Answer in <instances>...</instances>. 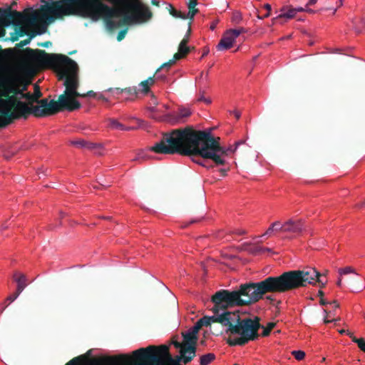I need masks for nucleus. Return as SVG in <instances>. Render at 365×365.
I'll return each instance as SVG.
<instances>
[{
	"label": "nucleus",
	"instance_id": "2f4dec72",
	"mask_svg": "<svg viewBox=\"0 0 365 365\" xmlns=\"http://www.w3.org/2000/svg\"><path fill=\"white\" fill-rule=\"evenodd\" d=\"M354 27L357 33H361L365 30V21L362 19H357L353 22Z\"/></svg>",
	"mask_w": 365,
	"mask_h": 365
},
{
	"label": "nucleus",
	"instance_id": "774afa93",
	"mask_svg": "<svg viewBox=\"0 0 365 365\" xmlns=\"http://www.w3.org/2000/svg\"><path fill=\"white\" fill-rule=\"evenodd\" d=\"M320 278L322 279V281H324H324H327V280L326 279H324V277H323V275H322V274H321V277H320Z\"/></svg>",
	"mask_w": 365,
	"mask_h": 365
},
{
	"label": "nucleus",
	"instance_id": "a18cd8bd",
	"mask_svg": "<svg viewBox=\"0 0 365 365\" xmlns=\"http://www.w3.org/2000/svg\"><path fill=\"white\" fill-rule=\"evenodd\" d=\"M96 93L93 91H88L87 93L81 94L79 97H95Z\"/></svg>",
	"mask_w": 365,
	"mask_h": 365
},
{
	"label": "nucleus",
	"instance_id": "de8ad7c7",
	"mask_svg": "<svg viewBox=\"0 0 365 365\" xmlns=\"http://www.w3.org/2000/svg\"><path fill=\"white\" fill-rule=\"evenodd\" d=\"M235 234H237V235H243L246 234V231L242 229L236 230L233 232Z\"/></svg>",
	"mask_w": 365,
	"mask_h": 365
},
{
	"label": "nucleus",
	"instance_id": "c03bdc74",
	"mask_svg": "<svg viewBox=\"0 0 365 365\" xmlns=\"http://www.w3.org/2000/svg\"><path fill=\"white\" fill-rule=\"evenodd\" d=\"M147 156L145 155L144 150H140L138 153L137 156L133 160H138L140 159H145Z\"/></svg>",
	"mask_w": 365,
	"mask_h": 365
},
{
	"label": "nucleus",
	"instance_id": "cd10ccee",
	"mask_svg": "<svg viewBox=\"0 0 365 365\" xmlns=\"http://www.w3.org/2000/svg\"><path fill=\"white\" fill-rule=\"evenodd\" d=\"M85 149L95 151V153L101 155H103L104 146L101 143H96L86 141Z\"/></svg>",
	"mask_w": 365,
	"mask_h": 365
},
{
	"label": "nucleus",
	"instance_id": "412c9836",
	"mask_svg": "<svg viewBox=\"0 0 365 365\" xmlns=\"http://www.w3.org/2000/svg\"><path fill=\"white\" fill-rule=\"evenodd\" d=\"M191 114L190 109L180 108L178 112L170 114V119L172 123L178 124L185 122V118L189 117Z\"/></svg>",
	"mask_w": 365,
	"mask_h": 365
},
{
	"label": "nucleus",
	"instance_id": "37998d69",
	"mask_svg": "<svg viewBox=\"0 0 365 365\" xmlns=\"http://www.w3.org/2000/svg\"><path fill=\"white\" fill-rule=\"evenodd\" d=\"M197 0H189V1L187 2V6H188L189 11H192L194 9H196L195 6H197Z\"/></svg>",
	"mask_w": 365,
	"mask_h": 365
},
{
	"label": "nucleus",
	"instance_id": "7ed1b4c3",
	"mask_svg": "<svg viewBox=\"0 0 365 365\" xmlns=\"http://www.w3.org/2000/svg\"><path fill=\"white\" fill-rule=\"evenodd\" d=\"M39 9L25 11L24 14L16 11H0V24L7 26L24 24L22 29L32 27L37 29V34L46 32L48 21H53L67 16H78V0L43 1Z\"/></svg>",
	"mask_w": 365,
	"mask_h": 365
},
{
	"label": "nucleus",
	"instance_id": "49530a36",
	"mask_svg": "<svg viewBox=\"0 0 365 365\" xmlns=\"http://www.w3.org/2000/svg\"><path fill=\"white\" fill-rule=\"evenodd\" d=\"M217 24H218V20L213 21L210 24V29L212 30V31H214L216 29Z\"/></svg>",
	"mask_w": 365,
	"mask_h": 365
},
{
	"label": "nucleus",
	"instance_id": "8fccbe9b",
	"mask_svg": "<svg viewBox=\"0 0 365 365\" xmlns=\"http://www.w3.org/2000/svg\"><path fill=\"white\" fill-rule=\"evenodd\" d=\"M329 317H330V315H329V314H327V315L325 317V318H324V323H325V324H328V323H330V322H331L334 321V319H329Z\"/></svg>",
	"mask_w": 365,
	"mask_h": 365
},
{
	"label": "nucleus",
	"instance_id": "6e6d98bb",
	"mask_svg": "<svg viewBox=\"0 0 365 365\" xmlns=\"http://www.w3.org/2000/svg\"><path fill=\"white\" fill-rule=\"evenodd\" d=\"M201 220H202V218H196V219H193V220H192L189 222V224H192V223H195V222H200V221H201Z\"/></svg>",
	"mask_w": 365,
	"mask_h": 365
},
{
	"label": "nucleus",
	"instance_id": "423d86ee",
	"mask_svg": "<svg viewBox=\"0 0 365 365\" xmlns=\"http://www.w3.org/2000/svg\"><path fill=\"white\" fill-rule=\"evenodd\" d=\"M236 317H230L227 329L230 333L228 343L231 346H242L259 336L258 330L260 327L258 317L240 319L236 312H232Z\"/></svg>",
	"mask_w": 365,
	"mask_h": 365
},
{
	"label": "nucleus",
	"instance_id": "680f3d73",
	"mask_svg": "<svg viewBox=\"0 0 365 365\" xmlns=\"http://www.w3.org/2000/svg\"><path fill=\"white\" fill-rule=\"evenodd\" d=\"M269 331H270V329H267V330H264V331H263V335H264V336L267 335V334L269 333Z\"/></svg>",
	"mask_w": 365,
	"mask_h": 365
},
{
	"label": "nucleus",
	"instance_id": "a878e982",
	"mask_svg": "<svg viewBox=\"0 0 365 365\" xmlns=\"http://www.w3.org/2000/svg\"><path fill=\"white\" fill-rule=\"evenodd\" d=\"M188 37H185L180 42L178 48V52L175 54L174 58L179 59L189 53V47L187 46Z\"/></svg>",
	"mask_w": 365,
	"mask_h": 365
},
{
	"label": "nucleus",
	"instance_id": "bf43d9fd",
	"mask_svg": "<svg viewBox=\"0 0 365 365\" xmlns=\"http://www.w3.org/2000/svg\"><path fill=\"white\" fill-rule=\"evenodd\" d=\"M235 115L237 119H239L240 118V113L238 111H235Z\"/></svg>",
	"mask_w": 365,
	"mask_h": 365
},
{
	"label": "nucleus",
	"instance_id": "09e8293b",
	"mask_svg": "<svg viewBox=\"0 0 365 365\" xmlns=\"http://www.w3.org/2000/svg\"><path fill=\"white\" fill-rule=\"evenodd\" d=\"M294 12H295V14L297 15V14L298 12H303V11H305V9L303 8V7H301V6H298V7H296V8H294Z\"/></svg>",
	"mask_w": 365,
	"mask_h": 365
},
{
	"label": "nucleus",
	"instance_id": "4d7b16f0",
	"mask_svg": "<svg viewBox=\"0 0 365 365\" xmlns=\"http://www.w3.org/2000/svg\"><path fill=\"white\" fill-rule=\"evenodd\" d=\"M29 42H30V39L24 40L20 43V45L25 46V45H27L28 43H29Z\"/></svg>",
	"mask_w": 365,
	"mask_h": 365
},
{
	"label": "nucleus",
	"instance_id": "473e14b6",
	"mask_svg": "<svg viewBox=\"0 0 365 365\" xmlns=\"http://www.w3.org/2000/svg\"><path fill=\"white\" fill-rule=\"evenodd\" d=\"M242 21V15L240 11H235L232 13L231 17V21L233 24L237 25L240 24Z\"/></svg>",
	"mask_w": 365,
	"mask_h": 365
},
{
	"label": "nucleus",
	"instance_id": "72a5a7b5",
	"mask_svg": "<svg viewBox=\"0 0 365 365\" xmlns=\"http://www.w3.org/2000/svg\"><path fill=\"white\" fill-rule=\"evenodd\" d=\"M14 120L11 114L9 116L0 115V128H4L11 124Z\"/></svg>",
	"mask_w": 365,
	"mask_h": 365
},
{
	"label": "nucleus",
	"instance_id": "c9c22d12",
	"mask_svg": "<svg viewBox=\"0 0 365 365\" xmlns=\"http://www.w3.org/2000/svg\"><path fill=\"white\" fill-rule=\"evenodd\" d=\"M21 293H19L18 291L16 290V292L10 294L5 300V304L4 306V307L2 308V309H4L10 303L13 302L18 297L19 295Z\"/></svg>",
	"mask_w": 365,
	"mask_h": 365
},
{
	"label": "nucleus",
	"instance_id": "2eb2a0df",
	"mask_svg": "<svg viewBox=\"0 0 365 365\" xmlns=\"http://www.w3.org/2000/svg\"><path fill=\"white\" fill-rule=\"evenodd\" d=\"M38 105L32 106L33 115L38 118H42L54 115L58 113L57 101H48V98H43L38 101Z\"/></svg>",
	"mask_w": 365,
	"mask_h": 365
},
{
	"label": "nucleus",
	"instance_id": "dca6fc26",
	"mask_svg": "<svg viewBox=\"0 0 365 365\" xmlns=\"http://www.w3.org/2000/svg\"><path fill=\"white\" fill-rule=\"evenodd\" d=\"M32 106H29L26 103L21 101L16 102L13 107V111L10 113L14 120L21 118H26L29 114H33Z\"/></svg>",
	"mask_w": 365,
	"mask_h": 365
},
{
	"label": "nucleus",
	"instance_id": "13d9d810",
	"mask_svg": "<svg viewBox=\"0 0 365 365\" xmlns=\"http://www.w3.org/2000/svg\"><path fill=\"white\" fill-rule=\"evenodd\" d=\"M339 333H341V334L346 333L348 335H349V336H352V334L349 333L348 331H346L344 329L340 330Z\"/></svg>",
	"mask_w": 365,
	"mask_h": 365
},
{
	"label": "nucleus",
	"instance_id": "f257e3e1",
	"mask_svg": "<svg viewBox=\"0 0 365 365\" xmlns=\"http://www.w3.org/2000/svg\"><path fill=\"white\" fill-rule=\"evenodd\" d=\"M220 141L219 137H214L209 132L185 128L163 133L160 140L146 150L156 154L188 155L192 162L210 169L225 165L227 156L244 143L240 140L233 146L224 147Z\"/></svg>",
	"mask_w": 365,
	"mask_h": 365
},
{
	"label": "nucleus",
	"instance_id": "3c124183",
	"mask_svg": "<svg viewBox=\"0 0 365 365\" xmlns=\"http://www.w3.org/2000/svg\"><path fill=\"white\" fill-rule=\"evenodd\" d=\"M318 0H308V2L307 3V6H312L315 4L317 2Z\"/></svg>",
	"mask_w": 365,
	"mask_h": 365
},
{
	"label": "nucleus",
	"instance_id": "0e129e2a",
	"mask_svg": "<svg viewBox=\"0 0 365 365\" xmlns=\"http://www.w3.org/2000/svg\"><path fill=\"white\" fill-rule=\"evenodd\" d=\"M364 205H365V200H364L363 202H361V204H359V205H358V207H363Z\"/></svg>",
	"mask_w": 365,
	"mask_h": 365
},
{
	"label": "nucleus",
	"instance_id": "9d476101",
	"mask_svg": "<svg viewBox=\"0 0 365 365\" xmlns=\"http://www.w3.org/2000/svg\"><path fill=\"white\" fill-rule=\"evenodd\" d=\"M27 83L24 76L18 72L11 71L0 76V97H7L14 93L17 98H24L32 104L34 103V94L23 93L26 89Z\"/></svg>",
	"mask_w": 365,
	"mask_h": 365
},
{
	"label": "nucleus",
	"instance_id": "6ab92c4d",
	"mask_svg": "<svg viewBox=\"0 0 365 365\" xmlns=\"http://www.w3.org/2000/svg\"><path fill=\"white\" fill-rule=\"evenodd\" d=\"M279 14L272 19V24H277V21L284 19L286 21L292 19L295 17L296 14L294 7L292 5H284L279 10Z\"/></svg>",
	"mask_w": 365,
	"mask_h": 365
},
{
	"label": "nucleus",
	"instance_id": "ddd939ff",
	"mask_svg": "<svg viewBox=\"0 0 365 365\" xmlns=\"http://www.w3.org/2000/svg\"><path fill=\"white\" fill-rule=\"evenodd\" d=\"M213 315L210 317H203L200 319L195 325V327H197V330L202 327H207L214 322H219L223 325H227L229 323V320H232L230 317H235L236 316L234 314H232L231 312H218L217 309H215V307L213 306L212 309Z\"/></svg>",
	"mask_w": 365,
	"mask_h": 365
},
{
	"label": "nucleus",
	"instance_id": "f8f14e48",
	"mask_svg": "<svg viewBox=\"0 0 365 365\" xmlns=\"http://www.w3.org/2000/svg\"><path fill=\"white\" fill-rule=\"evenodd\" d=\"M339 276L351 274L349 277L346 278L347 286L353 292H359L365 288L364 279L351 267H346L340 268L338 271Z\"/></svg>",
	"mask_w": 365,
	"mask_h": 365
},
{
	"label": "nucleus",
	"instance_id": "864d4df0",
	"mask_svg": "<svg viewBox=\"0 0 365 365\" xmlns=\"http://www.w3.org/2000/svg\"><path fill=\"white\" fill-rule=\"evenodd\" d=\"M269 16H270V12L267 11V13H266V14H264V15L263 16H258V18H259V19H265V18L269 17Z\"/></svg>",
	"mask_w": 365,
	"mask_h": 365
},
{
	"label": "nucleus",
	"instance_id": "58836bf2",
	"mask_svg": "<svg viewBox=\"0 0 365 365\" xmlns=\"http://www.w3.org/2000/svg\"><path fill=\"white\" fill-rule=\"evenodd\" d=\"M292 354L294 356V358L299 361L303 359L305 356V353L303 351L297 350L292 351Z\"/></svg>",
	"mask_w": 365,
	"mask_h": 365
},
{
	"label": "nucleus",
	"instance_id": "aec40b11",
	"mask_svg": "<svg viewBox=\"0 0 365 365\" xmlns=\"http://www.w3.org/2000/svg\"><path fill=\"white\" fill-rule=\"evenodd\" d=\"M198 333L197 327H192L187 331L182 333V340L180 341V344L187 346H195L197 345Z\"/></svg>",
	"mask_w": 365,
	"mask_h": 365
},
{
	"label": "nucleus",
	"instance_id": "052dcab7",
	"mask_svg": "<svg viewBox=\"0 0 365 365\" xmlns=\"http://www.w3.org/2000/svg\"><path fill=\"white\" fill-rule=\"evenodd\" d=\"M344 0H338V6L337 8L341 7L343 5Z\"/></svg>",
	"mask_w": 365,
	"mask_h": 365
},
{
	"label": "nucleus",
	"instance_id": "f704fd0d",
	"mask_svg": "<svg viewBox=\"0 0 365 365\" xmlns=\"http://www.w3.org/2000/svg\"><path fill=\"white\" fill-rule=\"evenodd\" d=\"M352 341L357 344L358 347L364 352H365V339L363 338H356L354 336H350Z\"/></svg>",
	"mask_w": 365,
	"mask_h": 365
},
{
	"label": "nucleus",
	"instance_id": "338daca9",
	"mask_svg": "<svg viewBox=\"0 0 365 365\" xmlns=\"http://www.w3.org/2000/svg\"><path fill=\"white\" fill-rule=\"evenodd\" d=\"M152 2H153V4H154L157 5V6H158V4H159V2L157 1L156 0H152Z\"/></svg>",
	"mask_w": 365,
	"mask_h": 365
},
{
	"label": "nucleus",
	"instance_id": "20e7f679",
	"mask_svg": "<svg viewBox=\"0 0 365 365\" xmlns=\"http://www.w3.org/2000/svg\"><path fill=\"white\" fill-rule=\"evenodd\" d=\"M0 55L4 60L16 62L14 71L27 76H32L40 69L51 68L56 72L58 78H61L66 68L73 69L76 66V62L65 55L48 53L40 49L27 48L16 51L6 48Z\"/></svg>",
	"mask_w": 365,
	"mask_h": 365
},
{
	"label": "nucleus",
	"instance_id": "a211bd4d",
	"mask_svg": "<svg viewBox=\"0 0 365 365\" xmlns=\"http://www.w3.org/2000/svg\"><path fill=\"white\" fill-rule=\"evenodd\" d=\"M304 230V222L302 220H289L282 224V232H289L292 234H299Z\"/></svg>",
	"mask_w": 365,
	"mask_h": 365
},
{
	"label": "nucleus",
	"instance_id": "0eeeda50",
	"mask_svg": "<svg viewBox=\"0 0 365 365\" xmlns=\"http://www.w3.org/2000/svg\"><path fill=\"white\" fill-rule=\"evenodd\" d=\"M277 277L282 293L306 287L307 284H314L316 282H319L322 286L327 284V281L324 282L320 278L321 274L313 267L284 272Z\"/></svg>",
	"mask_w": 365,
	"mask_h": 365
},
{
	"label": "nucleus",
	"instance_id": "69168bd1",
	"mask_svg": "<svg viewBox=\"0 0 365 365\" xmlns=\"http://www.w3.org/2000/svg\"><path fill=\"white\" fill-rule=\"evenodd\" d=\"M318 294H319V295L321 297H323V295H324V292H323L322 291H321V290H319V291Z\"/></svg>",
	"mask_w": 365,
	"mask_h": 365
},
{
	"label": "nucleus",
	"instance_id": "4be33fe9",
	"mask_svg": "<svg viewBox=\"0 0 365 365\" xmlns=\"http://www.w3.org/2000/svg\"><path fill=\"white\" fill-rule=\"evenodd\" d=\"M16 102V96H9L7 99L0 98V113L4 115L9 114Z\"/></svg>",
	"mask_w": 365,
	"mask_h": 365
},
{
	"label": "nucleus",
	"instance_id": "ea45409f",
	"mask_svg": "<svg viewBox=\"0 0 365 365\" xmlns=\"http://www.w3.org/2000/svg\"><path fill=\"white\" fill-rule=\"evenodd\" d=\"M197 101L204 102L207 105L211 103L210 98L204 96V91H200V96L197 98Z\"/></svg>",
	"mask_w": 365,
	"mask_h": 365
},
{
	"label": "nucleus",
	"instance_id": "603ef678",
	"mask_svg": "<svg viewBox=\"0 0 365 365\" xmlns=\"http://www.w3.org/2000/svg\"><path fill=\"white\" fill-rule=\"evenodd\" d=\"M264 8L267 10V11H269L270 12L271 11V9H272V7H271V5L269 4H265L264 5Z\"/></svg>",
	"mask_w": 365,
	"mask_h": 365
},
{
	"label": "nucleus",
	"instance_id": "f3484780",
	"mask_svg": "<svg viewBox=\"0 0 365 365\" xmlns=\"http://www.w3.org/2000/svg\"><path fill=\"white\" fill-rule=\"evenodd\" d=\"M113 95L120 96L118 97L120 100L133 101L137 98L138 91L135 87H130L125 89L119 88L109 89Z\"/></svg>",
	"mask_w": 365,
	"mask_h": 365
},
{
	"label": "nucleus",
	"instance_id": "79ce46f5",
	"mask_svg": "<svg viewBox=\"0 0 365 365\" xmlns=\"http://www.w3.org/2000/svg\"><path fill=\"white\" fill-rule=\"evenodd\" d=\"M33 94H34V101L37 102L38 101V98L41 96V92L40 91V90H39V88H38V87L37 86H36L35 91H34V93Z\"/></svg>",
	"mask_w": 365,
	"mask_h": 365
},
{
	"label": "nucleus",
	"instance_id": "5fc2aeb1",
	"mask_svg": "<svg viewBox=\"0 0 365 365\" xmlns=\"http://www.w3.org/2000/svg\"><path fill=\"white\" fill-rule=\"evenodd\" d=\"M336 284L338 287H341L342 286V278L340 276V277H339L337 282H336Z\"/></svg>",
	"mask_w": 365,
	"mask_h": 365
},
{
	"label": "nucleus",
	"instance_id": "393cba45",
	"mask_svg": "<svg viewBox=\"0 0 365 365\" xmlns=\"http://www.w3.org/2000/svg\"><path fill=\"white\" fill-rule=\"evenodd\" d=\"M170 7V14L175 17H179L183 19H186L188 18L193 19L194 16L197 13L198 9H194L192 11H180L175 9L171 4L169 5Z\"/></svg>",
	"mask_w": 365,
	"mask_h": 365
},
{
	"label": "nucleus",
	"instance_id": "e433bc0d",
	"mask_svg": "<svg viewBox=\"0 0 365 365\" xmlns=\"http://www.w3.org/2000/svg\"><path fill=\"white\" fill-rule=\"evenodd\" d=\"M265 299L267 301H268L272 306L275 307L277 309H279L280 304H282L281 300H277L272 295L266 296Z\"/></svg>",
	"mask_w": 365,
	"mask_h": 365
},
{
	"label": "nucleus",
	"instance_id": "6e6552de",
	"mask_svg": "<svg viewBox=\"0 0 365 365\" xmlns=\"http://www.w3.org/2000/svg\"><path fill=\"white\" fill-rule=\"evenodd\" d=\"M238 291L244 306L257 302L266 293H282L277 276H269L258 282L242 284Z\"/></svg>",
	"mask_w": 365,
	"mask_h": 365
},
{
	"label": "nucleus",
	"instance_id": "4c0bfd02",
	"mask_svg": "<svg viewBox=\"0 0 365 365\" xmlns=\"http://www.w3.org/2000/svg\"><path fill=\"white\" fill-rule=\"evenodd\" d=\"M86 143V140H76L71 141L70 144L79 148H85Z\"/></svg>",
	"mask_w": 365,
	"mask_h": 365
},
{
	"label": "nucleus",
	"instance_id": "f03ea898",
	"mask_svg": "<svg viewBox=\"0 0 365 365\" xmlns=\"http://www.w3.org/2000/svg\"><path fill=\"white\" fill-rule=\"evenodd\" d=\"M176 354L173 356L170 345H150L130 354L108 356L98 349H91L84 354L74 357L65 365H182L187 364L196 356L197 346L180 344L173 340Z\"/></svg>",
	"mask_w": 365,
	"mask_h": 365
},
{
	"label": "nucleus",
	"instance_id": "7c9ffc66",
	"mask_svg": "<svg viewBox=\"0 0 365 365\" xmlns=\"http://www.w3.org/2000/svg\"><path fill=\"white\" fill-rule=\"evenodd\" d=\"M109 125L114 129L120 130H129L130 128L125 127L124 125L118 122L115 119H110L109 120Z\"/></svg>",
	"mask_w": 365,
	"mask_h": 365
},
{
	"label": "nucleus",
	"instance_id": "e2e57ef3",
	"mask_svg": "<svg viewBox=\"0 0 365 365\" xmlns=\"http://www.w3.org/2000/svg\"><path fill=\"white\" fill-rule=\"evenodd\" d=\"M305 11H307V12H309V13H312H312H314V10H312V9H305Z\"/></svg>",
	"mask_w": 365,
	"mask_h": 365
},
{
	"label": "nucleus",
	"instance_id": "a19ab883",
	"mask_svg": "<svg viewBox=\"0 0 365 365\" xmlns=\"http://www.w3.org/2000/svg\"><path fill=\"white\" fill-rule=\"evenodd\" d=\"M328 304L331 305L334 308L339 307V304H338V303L336 301H333L331 302H329L327 301L326 299H324L323 297H321V299H320V304L321 305H326V304Z\"/></svg>",
	"mask_w": 365,
	"mask_h": 365
},
{
	"label": "nucleus",
	"instance_id": "c85d7f7f",
	"mask_svg": "<svg viewBox=\"0 0 365 365\" xmlns=\"http://www.w3.org/2000/svg\"><path fill=\"white\" fill-rule=\"evenodd\" d=\"M282 232V224L279 221L272 222L262 236H272L274 232Z\"/></svg>",
	"mask_w": 365,
	"mask_h": 365
},
{
	"label": "nucleus",
	"instance_id": "5701e85b",
	"mask_svg": "<svg viewBox=\"0 0 365 365\" xmlns=\"http://www.w3.org/2000/svg\"><path fill=\"white\" fill-rule=\"evenodd\" d=\"M245 250L252 255L257 256L264 254L265 252H270L274 254V252L272 251L271 248L262 247L259 245H249L245 248Z\"/></svg>",
	"mask_w": 365,
	"mask_h": 365
},
{
	"label": "nucleus",
	"instance_id": "4468645a",
	"mask_svg": "<svg viewBox=\"0 0 365 365\" xmlns=\"http://www.w3.org/2000/svg\"><path fill=\"white\" fill-rule=\"evenodd\" d=\"M246 32L247 30L244 27L226 30L216 46L217 51H222L231 48L240 35Z\"/></svg>",
	"mask_w": 365,
	"mask_h": 365
},
{
	"label": "nucleus",
	"instance_id": "c756f323",
	"mask_svg": "<svg viewBox=\"0 0 365 365\" xmlns=\"http://www.w3.org/2000/svg\"><path fill=\"white\" fill-rule=\"evenodd\" d=\"M215 359V355L212 353H208L200 356V365H208Z\"/></svg>",
	"mask_w": 365,
	"mask_h": 365
},
{
	"label": "nucleus",
	"instance_id": "bb28decb",
	"mask_svg": "<svg viewBox=\"0 0 365 365\" xmlns=\"http://www.w3.org/2000/svg\"><path fill=\"white\" fill-rule=\"evenodd\" d=\"M155 83L153 78H148L147 80L139 84L138 91L143 94H147L150 91V86Z\"/></svg>",
	"mask_w": 365,
	"mask_h": 365
},
{
	"label": "nucleus",
	"instance_id": "b1692460",
	"mask_svg": "<svg viewBox=\"0 0 365 365\" xmlns=\"http://www.w3.org/2000/svg\"><path fill=\"white\" fill-rule=\"evenodd\" d=\"M13 277L17 284L16 290L19 293H21L27 286L26 275L21 272H16L14 274Z\"/></svg>",
	"mask_w": 365,
	"mask_h": 365
},
{
	"label": "nucleus",
	"instance_id": "9b49d317",
	"mask_svg": "<svg viewBox=\"0 0 365 365\" xmlns=\"http://www.w3.org/2000/svg\"><path fill=\"white\" fill-rule=\"evenodd\" d=\"M212 302L220 312H227L228 307L244 306L238 290L221 289L212 296Z\"/></svg>",
	"mask_w": 365,
	"mask_h": 365
},
{
	"label": "nucleus",
	"instance_id": "39448f33",
	"mask_svg": "<svg viewBox=\"0 0 365 365\" xmlns=\"http://www.w3.org/2000/svg\"><path fill=\"white\" fill-rule=\"evenodd\" d=\"M78 16L98 21L102 16H127L131 21L143 23L152 12L140 0H78Z\"/></svg>",
	"mask_w": 365,
	"mask_h": 365
},
{
	"label": "nucleus",
	"instance_id": "1a4fd4ad",
	"mask_svg": "<svg viewBox=\"0 0 365 365\" xmlns=\"http://www.w3.org/2000/svg\"><path fill=\"white\" fill-rule=\"evenodd\" d=\"M78 66L76 63V66L73 69L66 68L65 75L58 80H64L63 85L66 87L64 93L61 95L57 102L58 113L61 110H66L68 111H73L81 108L80 102L76 100L80 96L78 92L79 86L78 79Z\"/></svg>",
	"mask_w": 365,
	"mask_h": 365
}]
</instances>
